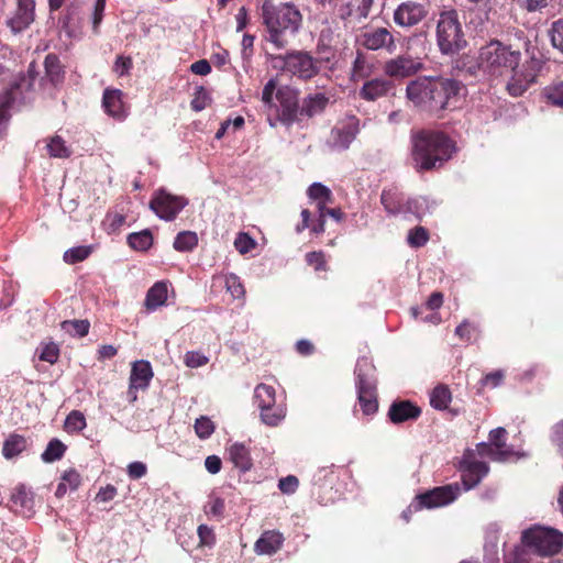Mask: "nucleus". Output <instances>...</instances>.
Instances as JSON below:
<instances>
[{
    "mask_svg": "<svg viewBox=\"0 0 563 563\" xmlns=\"http://www.w3.org/2000/svg\"><path fill=\"white\" fill-rule=\"evenodd\" d=\"M132 65L133 63L131 57L119 56L114 63L113 69L119 76H123L129 73Z\"/></svg>",
    "mask_w": 563,
    "mask_h": 563,
    "instance_id": "obj_63",
    "label": "nucleus"
},
{
    "mask_svg": "<svg viewBox=\"0 0 563 563\" xmlns=\"http://www.w3.org/2000/svg\"><path fill=\"white\" fill-rule=\"evenodd\" d=\"M199 545L211 547L216 542V536L211 528L206 525L198 527Z\"/></svg>",
    "mask_w": 563,
    "mask_h": 563,
    "instance_id": "obj_57",
    "label": "nucleus"
},
{
    "mask_svg": "<svg viewBox=\"0 0 563 563\" xmlns=\"http://www.w3.org/2000/svg\"><path fill=\"white\" fill-rule=\"evenodd\" d=\"M63 330L68 332L70 335L79 338L86 336L90 329V322L88 320H65L60 323Z\"/></svg>",
    "mask_w": 563,
    "mask_h": 563,
    "instance_id": "obj_40",
    "label": "nucleus"
},
{
    "mask_svg": "<svg viewBox=\"0 0 563 563\" xmlns=\"http://www.w3.org/2000/svg\"><path fill=\"white\" fill-rule=\"evenodd\" d=\"M521 57L520 49L492 40L481 47L477 62L479 69L492 78L510 75L506 90L512 97H520L537 81L540 69L537 59L521 64Z\"/></svg>",
    "mask_w": 563,
    "mask_h": 563,
    "instance_id": "obj_1",
    "label": "nucleus"
},
{
    "mask_svg": "<svg viewBox=\"0 0 563 563\" xmlns=\"http://www.w3.org/2000/svg\"><path fill=\"white\" fill-rule=\"evenodd\" d=\"M186 205L185 198L174 196L165 190L156 191L150 201V208L154 213L166 221L174 220Z\"/></svg>",
    "mask_w": 563,
    "mask_h": 563,
    "instance_id": "obj_13",
    "label": "nucleus"
},
{
    "mask_svg": "<svg viewBox=\"0 0 563 563\" xmlns=\"http://www.w3.org/2000/svg\"><path fill=\"white\" fill-rule=\"evenodd\" d=\"M11 504L12 509L24 517H30L33 514L34 500L24 487L15 488L11 496Z\"/></svg>",
    "mask_w": 563,
    "mask_h": 563,
    "instance_id": "obj_25",
    "label": "nucleus"
},
{
    "mask_svg": "<svg viewBox=\"0 0 563 563\" xmlns=\"http://www.w3.org/2000/svg\"><path fill=\"white\" fill-rule=\"evenodd\" d=\"M308 197L313 200H334L331 190L321 183H313L308 188Z\"/></svg>",
    "mask_w": 563,
    "mask_h": 563,
    "instance_id": "obj_47",
    "label": "nucleus"
},
{
    "mask_svg": "<svg viewBox=\"0 0 563 563\" xmlns=\"http://www.w3.org/2000/svg\"><path fill=\"white\" fill-rule=\"evenodd\" d=\"M234 246L240 254H246L255 247V241L244 232L236 235Z\"/></svg>",
    "mask_w": 563,
    "mask_h": 563,
    "instance_id": "obj_52",
    "label": "nucleus"
},
{
    "mask_svg": "<svg viewBox=\"0 0 563 563\" xmlns=\"http://www.w3.org/2000/svg\"><path fill=\"white\" fill-rule=\"evenodd\" d=\"M411 161L418 173L439 169L456 152V143L446 133L421 129L411 133Z\"/></svg>",
    "mask_w": 563,
    "mask_h": 563,
    "instance_id": "obj_2",
    "label": "nucleus"
},
{
    "mask_svg": "<svg viewBox=\"0 0 563 563\" xmlns=\"http://www.w3.org/2000/svg\"><path fill=\"white\" fill-rule=\"evenodd\" d=\"M430 239L429 231L423 227H416L408 233L407 242L411 247H421L427 244Z\"/></svg>",
    "mask_w": 563,
    "mask_h": 563,
    "instance_id": "obj_44",
    "label": "nucleus"
},
{
    "mask_svg": "<svg viewBox=\"0 0 563 563\" xmlns=\"http://www.w3.org/2000/svg\"><path fill=\"white\" fill-rule=\"evenodd\" d=\"M507 431L505 428H496L489 432V443L499 448L508 449L506 445Z\"/></svg>",
    "mask_w": 563,
    "mask_h": 563,
    "instance_id": "obj_58",
    "label": "nucleus"
},
{
    "mask_svg": "<svg viewBox=\"0 0 563 563\" xmlns=\"http://www.w3.org/2000/svg\"><path fill=\"white\" fill-rule=\"evenodd\" d=\"M168 297V283L156 282L148 290L145 297L144 306L148 311H154L164 306Z\"/></svg>",
    "mask_w": 563,
    "mask_h": 563,
    "instance_id": "obj_23",
    "label": "nucleus"
},
{
    "mask_svg": "<svg viewBox=\"0 0 563 563\" xmlns=\"http://www.w3.org/2000/svg\"><path fill=\"white\" fill-rule=\"evenodd\" d=\"M21 82L14 80L9 84L4 92L0 95V124L9 120V110L21 96Z\"/></svg>",
    "mask_w": 563,
    "mask_h": 563,
    "instance_id": "obj_24",
    "label": "nucleus"
},
{
    "mask_svg": "<svg viewBox=\"0 0 563 563\" xmlns=\"http://www.w3.org/2000/svg\"><path fill=\"white\" fill-rule=\"evenodd\" d=\"M45 73L52 84L56 85L64 78V69L57 55L48 54L44 60Z\"/></svg>",
    "mask_w": 563,
    "mask_h": 563,
    "instance_id": "obj_35",
    "label": "nucleus"
},
{
    "mask_svg": "<svg viewBox=\"0 0 563 563\" xmlns=\"http://www.w3.org/2000/svg\"><path fill=\"white\" fill-rule=\"evenodd\" d=\"M153 369L148 361H135L132 364L130 374L131 389L141 388L146 389L153 378Z\"/></svg>",
    "mask_w": 563,
    "mask_h": 563,
    "instance_id": "obj_21",
    "label": "nucleus"
},
{
    "mask_svg": "<svg viewBox=\"0 0 563 563\" xmlns=\"http://www.w3.org/2000/svg\"><path fill=\"white\" fill-rule=\"evenodd\" d=\"M357 401L364 415H374L378 410L376 378L374 367L366 361H360L355 367Z\"/></svg>",
    "mask_w": 563,
    "mask_h": 563,
    "instance_id": "obj_7",
    "label": "nucleus"
},
{
    "mask_svg": "<svg viewBox=\"0 0 563 563\" xmlns=\"http://www.w3.org/2000/svg\"><path fill=\"white\" fill-rule=\"evenodd\" d=\"M358 132V119L351 117L345 122H343L342 125L335 126L332 130L334 144L343 150H346L355 140Z\"/></svg>",
    "mask_w": 563,
    "mask_h": 563,
    "instance_id": "obj_19",
    "label": "nucleus"
},
{
    "mask_svg": "<svg viewBox=\"0 0 563 563\" xmlns=\"http://www.w3.org/2000/svg\"><path fill=\"white\" fill-rule=\"evenodd\" d=\"M421 408L410 400H395L388 409V418L394 424L415 421L421 416Z\"/></svg>",
    "mask_w": 563,
    "mask_h": 563,
    "instance_id": "obj_17",
    "label": "nucleus"
},
{
    "mask_svg": "<svg viewBox=\"0 0 563 563\" xmlns=\"http://www.w3.org/2000/svg\"><path fill=\"white\" fill-rule=\"evenodd\" d=\"M117 495V487L108 484L104 487H101L97 493L96 499L98 501L108 503L112 500Z\"/></svg>",
    "mask_w": 563,
    "mask_h": 563,
    "instance_id": "obj_64",
    "label": "nucleus"
},
{
    "mask_svg": "<svg viewBox=\"0 0 563 563\" xmlns=\"http://www.w3.org/2000/svg\"><path fill=\"white\" fill-rule=\"evenodd\" d=\"M272 62L274 68H280L305 81L318 76L323 67V62L320 58L313 57L306 51H291L285 55H275L272 56Z\"/></svg>",
    "mask_w": 563,
    "mask_h": 563,
    "instance_id": "obj_6",
    "label": "nucleus"
},
{
    "mask_svg": "<svg viewBox=\"0 0 563 563\" xmlns=\"http://www.w3.org/2000/svg\"><path fill=\"white\" fill-rule=\"evenodd\" d=\"M549 36L552 46L563 53V16L552 22Z\"/></svg>",
    "mask_w": 563,
    "mask_h": 563,
    "instance_id": "obj_45",
    "label": "nucleus"
},
{
    "mask_svg": "<svg viewBox=\"0 0 563 563\" xmlns=\"http://www.w3.org/2000/svg\"><path fill=\"white\" fill-rule=\"evenodd\" d=\"M90 254V246L80 245L67 250L63 255V260L65 261V263L73 265L85 261L86 258L89 257Z\"/></svg>",
    "mask_w": 563,
    "mask_h": 563,
    "instance_id": "obj_42",
    "label": "nucleus"
},
{
    "mask_svg": "<svg viewBox=\"0 0 563 563\" xmlns=\"http://www.w3.org/2000/svg\"><path fill=\"white\" fill-rule=\"evenodd\" d=\"M452 400L451 390L445 385H438L431 393L430 404L434 409L444 410Z\"/></svg>",
    "mask_w": 563,
    "mask_h": 563,
    "instance_id": "obj_36",
    "label": "nucleus"
},
{
    "mask_svg": "<svg viewBox=\"0 0 563 563\" xmlns=\"http://www.w3.org/2000/svg\"><path fill=\"white\" fill-rule=\"evenodd\" d=\"M86 418L79 410H73L65 420V430L67 432H80L86 428Z\"/></svg>",
    "mask_w": 563,
    "mask_h": 563,
    "instance_id": "obj_41",
    "label": "nucleus"
},
{
    "mask_svg": "<svg viewBox=\"0 0 563 563\" xmlns=\"http://www.w3.org/2000/svg\"><path fill=\"white\" fill-rule=\"evenodd\" d=\"M40 360L49 364H55L59 357V347L54 342L45 343L40 353Z\"/></svg>",
    "mask_w": 563,
    "mask_h": 563,
    "instance_id": "obj_51",
    "label": "nucleus"
},
{
    "mask_svg": "<svg viewBox=\"0 0 563 563\" xmlns=\"http://www.w3.org/2000/svg\"><path fill=\"white\" fill-rule=\"evenodd\" d=\"M46 147L51 157L68 158L71 155V150L59 135L52 136Z\"/></svg>",
    "mask_w": 563,
    "mask_h": 563,
    "instance_id": "obj_37",
    "label": "nucleus"
},
{
    "mask_svg": "<svg viewBox=\"0 0 563 563\" xmlns=\"http://www.w3.org/2000/svg\"><path fill=\"white\" fill-rule=\"evenodd\" d=\"M276 99L280 108L277 120L286 126H291L299 120V92L289 86H282L276 91Z\"/></svg>",
    "mask_w": 563,
    "mask_h": 563,
    "instance_id": "obj_11",
    "label": "nucleus"
},
{
    "mask_svg": "<svg viewBox=\"0 0 563 563\" xmlns=\"http://www.w3.org/2000/svg\"><path fill=\"white\" fill-rule=\"evenodd\" d=\"M329 103V98L324 93L309 95L302 101L300 108V115L312 118L324 111Z\"/></svg>",
    "mask_w": 563,
    "mask_h": 563,
    "instance_id": "obj_26",
    "label": "nucleus"
},
{
    "mask_svg": "<svg viewBox=\"0 0 563 563\" xmlns=\"http://www.w3.org/2000/svg\"><path fill=\"white\" fill-rule=\"evenodd\" d=\"M66 445L58 439H53L48 442L45 451L42 453V460L46 463H52L60 460L65 452Z\"/></svg>",
    "mask_w": 563,
    "mask_h": 563,
    "instance_id": "obj_38",
    "label": "nucleus"
},
{
    "mask_svg": "<svg viewBox=\"0 0 563 563\" xmlns=\"http://www.w3.org/2000/svg\"><path fill=\"white\" fill-rule=\"evenodd\" d=\"M306 262L312 266L317 272H324L328 269L325 254L322 251H313L306 254Z\"/></svg>",
    "mask_w": 563,
    "mask_h": 563,
    "instance_id": "obj_49",
    "label": "nucleus"
},
{
    "mask_svg": "<svg viewBox=\"0 0 563 563\" xmlns=\"http://www.w3.org/2000/svg\"><path fill=\"white\" fill-rule=\"evenodd\" d=\"M261 16L267 40L279 49L288 44V36L299 30L302 21L300 11L294 4H275L272 0H264Z\"/></svg>",
    "mask_w": 563,
    "mask_h": 563,
    "instance_id": "obj_4",
    "label": "nucleus"
},
{
    "mask_svg": "<svg viewBox=\"0 0 563 563\" xmlns=\"http://www.w3.org/2000/svg\"><path fill=\"white\" fill-rule=\"evenodd\" d=\"M541 98L548 106L563 109V80H554L545 86Z\"/></svg>",
    "mask_w": 563,
    "mask_h": 563,
    "instance_id": "obj_28",
    "label": "nucleus"
},
{
    "mask_svg": "<svg viewBox=\"0 0 563 563\" xmlns=\"http://www.w3.org/2000/svg\"><path fill=\"white\" fill-rule=\"evenodd\" d=\"M358 43L368 51H385L393 54L397 49L394 33L384 26L369 27L361 33Z\"/></svg>",
    "mask_w": 563,
    "mask_h": 563,
    "instance_id": "obj_10",
    "label": "nucleus"
},
{
    "mask_svg": "<svg viewBox=\"0 0 563 563\" xmlns=\"http://www.w3.org/2000/svg\"><path fill=\"white\" fill-rule=\"evenodd\" d=\"M276 402V391L273 386L258 384L254 389V404L262 410Z\"/></svg>",
    "mask_w": 563,
    "mask_h": 563,
    "instance_id": "obj_33",
    "label": "nucleus"
},
{
    "mask_svg": "<svg viewBox=\"0 0 563 563\" xmlns=\"http://www.w3.org/2000/svg\"><path fill=\"white\" fill-rule=\"evenodd\" d=\"M476 333V327L468 321H464L455 329V334L464 342H470Z\"/></svg>",
    "mask_w": 563,
    "mask_h": 563,
    "instance_id": "obj_56",
    "label": "nucleus"
},
{
    "mask_svg": "<svg viewBox=\"0 0 563 563\" xmlns=\"http://www.w3.org/2000/svg\"><path fill=\"white\" fill-rule=\"evenodd\" d=\"M277 82L275 79H269L266 85L264 86L263 88V92H262V101L268 106V107H273L274 103H273V98H274V93H276L277 91Z\"/></svg>",
    "mask_w": 563,
    "mask_h": 563,
    "instance_id": "obj_59",
    "label": "nucleus"
},
{
    "mask_svg": "<svg viewBox=\"0 0 563 563\" xmlns=\"http://www.w3.org/2000/svg\"><path fill=\"white\" fill-rule=\"evenodd\" d=\"M197 244V234L191 231H183L178 233L174 241V247L179 252H189L194 250Z\"/></svg>",
    "mask_w": 563,
    "mask_h": 563,
    "instance_id": "obj_39",
    "label": "nucleus"
},
{
    "mask_svg": "<svg viewBox=\"0 0 563 563\" xmlns=\"http://www.w3.org/2000/svg\"><path fill=\"white\" fill-rule=\"evenodd\" d=\"M26 439L18 433H11L4 441L2 454L7 460H11L26 450Z\"/></svg>",
    "mask_w": 563,
    "mask_h": 563,
    "instance_id": "obj_30",
    "label": "nucleus"
},
{
    "mask_svg": "<svg viewBox=\"0 0 563 563\" xmlns=\"http://www.w3.org/2000/svg\"><path fill=\"white\" fill-rule=\"evenodd\" d=\"M437 44L444 55L457 54L466 46L459 13L455 9L443 10L437 21Z\"/></svg>",
    "mask_w": 563,
    "mask_h": 563,
    "instance_id": "obj_5",
    "label": "nucleus"
},
{
    "mask_svg": "<svg viewBox=\"0 0 563 563\" xmlns=\"http://www.w3.org/2000/svg\"><path fill=\"white\" fill-rule=\"evenodd\" d=\"M428 14L429 5L427 3L407 0L395 9L393 20L399 27L410 29L422 22Z\"/></svg>",
    "mask_w": 563,
    "mask_h": 563,
    "instance_id": "obj_12",
    "label": "nucleus"
},
{
    "mask_svg": "<svg viewBox=\"0 0 563 563\" xmlns=\"http://www.w3.org/2000/svg\"><path fill=\"white\" fill-rule=\"evenodd\" d=\"M284 543V537L276 530H267L262 533L255 542V551L257 554L272 555L276 553Z\"/></svg>",
    "mask_w": 563,
    "mask_h": 563,
    "instance_id": "obj_22",
    "label": "nucleus"
},
{
    "mask_svg": "<svg viewBox=\"0 0 563 563\" xmlns=\"http://www.w3.org/2000/svg\"><path fill=\"white\" fill-rule=\"evenodd\" d=\"M380 202L389 213H396L399 210V201L396 199L393 190L384 189L380 196Z\"/></svg>",
    "mask_w": 563,
    "mask_h": 563,
    "instance_id": "obj_53",
    "label": "nucleus"
},
{
    "mask_svg": "<svg viewBox=\"0 0 563 563\" xmlns=\"http://www.w3.org/2000/svg\"><path fill=\"white\" fill-rule=\"evenodd\" d=\"M287 409L283 404H276L268 406L265 409L260 410L261 421L268 427H277L286 418Z\"/></svg>",
    "mask_w": 563,
    "mask_h": 563,
    "instance_id": "obj_29",
    "label": "nucleus"
},
{
    "mask_svg": "<svg viewBox=\"0 0 563 563\" xmlns=\"http://www.w3.org/2000/svg\"><path fill=\"white\" fill-rule=\"evenodd\" d=\"M62 482H65L71 490H76L81 484V476L76 470L70 468L63 474Z\"/></svg>",
    "mask_w": 563,
    "mask_h": 563,
    "instance_id": "obj_60",
    "label": "nucleus"
},
{
    "mask_svg": "<svg viewBox=\"0 0 563 563\" xmlns=\"http://www.w3.org/2000/svg\"><path fill=\"white\" fill-rule=\"evenodd\" d=\"M126 240L129 246L139 252H145L153 245V235L148 229L130 233Z\"/></svg>",
    "mask_w": 563,
    "mask_h": 563,
    "instance_id": "obj_34",
    "label": "nucleus"
},
{
    "mask_svg": "<svg viewBox=\"0 0 563 563\" xmlns=\"http://www.w3.org/2000/svg\"><path fill=\"white\" fill-rule=\"evenodd\" d=\"M394 85L386 78H374L364 82L360 90V97L366 101H376L387 96Z\"/></svg>",
    "mask_w": 563,
    "mask_h": 563,
    "instance_id": "obj_20",
    "label": "nucleus"
},
{
    "mask_svg": "<svg viewBox=\"0 0 563 563\" xmlns=\"http://www.w3.org/2000/svg\"><path fill=\"white\" fill-rule=\"evenodd\" d=\"M505 379V372L503 369H496L487 373L479 382L483 388H496L503 384Z\"/></svg>",
    "mask_w": 563,
    "mask_h": 563,
    "instance_id": "obj_50",
    "label": "nucleus"
},
{
    "mask_svg": "<svg viewBox=\"0 0 563 563\" xmlns=\"http://www.w3.org/2000/svg\"><path fill=\"white\" fill-rule=\"evenodd\" d=\"M518 2L528 12H537L547 8L551 0H518Z\"/></svg>",
    "mask_w": 563,
    "mask_h": 563,
    "instance_id": "obj_61",
    "label": "nucleus"
},
{
    "mask_svg": "<svg viewBox=\"0 0 563 563\" xmlns=\"http://www.w3.org/2000/svg\"><path fill=\"white\" fill-rule=\"evenodd\" d=\"M422 68L423 64L420 59L409 55H399L385 63L384 73L391 78H406L417 74Z\"/></svg>",
    "mask_w": 563,
    "mask_h": 563,
    "instance_id": "obj_16",
    "label": "nucleus"
},
{
    "mask_svg": "<svg viewBox=\"0 0 563 563\" xmlns=\"http://www.w3.org/2000/svg\"><path fill=\"white\" fill-rule=\"evenodd\" d=\"M462 482L464 489L468 490L479 484L489 472L486 462L475 460L473 451H467L461 461Z\"/></svg>",
    "mask_w": 563,
    "mask_h": 563,
    "instance_id": "obj_14",
    "label": "nucleus"
},
{
    "mask_svg": "<svg viewBox=\"0 0 563 563\" xmlns=\"http://www.w3.org/2000/svg\"><path fill=\"white\" fill-rule=\"evenodd\" d=\"M228 451L231 462L241 472L245 473L252 468L253 462L250 450L243 443H233Z\"/></svg>",
    "mask_w": 563,
    "mask_h": 563,
    "instance_id": "obj_27",
    "label": "nucleus"
},
{
    "mask_svg": "<svg viewBox=\"0 0 563 563\" xmlns=\"http://www.w3.org/2000/svg\"><path fill=\"white\" fill-rule=\"evenodd\" d=\"M371 74V66L367 63L366 56L362 52H357L353 63L352 77L354 80L363 79Z\"/></svg>",
    "mask_w": 563,
    "mask_h": 563,
    "instance_id": "obj_43",
    "label": "nucleus"
},
{
    "mask_svg": "<svg viewBox=\"0 0 563 563\" xmlns=\"http://www.w3.org/2000/svg\"><path fill=\"white\" fill-rule=\"evenodd\" d=\"M521 541L540 555H553L563 548V533L552 528L536 526L522 532Z\"/></svg>",
    "mask_w": 563,
    "mask_h": 563,
    "instance_id": "obj_8",
    "label": "nucleus"
},
{
    "mask_svg": "<svg viewBox=\"0 0 563 563\" xmlns=\"http://www.w3.org/2000/svg\"><path fill=\"white\" fill-rule=\"evenodd\" d=\"M461 494L457 483L438 486L416 496L415 501L409 505V511L416 512L423 508L432 509L446 506L453 503Z\"/></svg>",
    "mask_w": 563,
    "mask_h": 563,
    "instance_id": "obj_9",
    "label": "nucleus"
},
{
    "mask_svg": "<svg viewBox=\"0 0 563 563\" xmlns=\"http://www.w3.org/2000/svg\"><path fill=\"white\" fill-rule=\"evenodd\" d=\"M224 510L225 503L221 497H211L205 506V512L209 517L222 518Z\"/></svg>",
    "mask_w": 563,
    "mask_h": 563,
    "instance_id": "obj_48",
    "label": "nucleus"
},
{
    "mask_svg": "<svg viewBox=\"0 0 563 563\" xmlns=\"http://www.w3.org/2000/svg\"><path fill=\"white\" fill-rule=\"evenodd\" d=\"M459 81L442 77H419L406 88L407 98L422 111L439 113L456 108Z\"/></svg>",
    "mask_w": 563,
    "mask_h": 563,
    "instance_id": "obj_3",
    "label": "nucleus"
},
{
    "mask_svg": "<svg viewBox=\"0 0 563 563\" xmlns=\"http://www.w3.org/2000/svg\"><path fill=\"white\" fill-rule=\"evenodd\" d=\"M299 487V479L295 475L283 477L278 482V488L283 494L291 495Z\"/></svg>",
    "mask_w": 563,
    "mask_h": 563,
    "instance_id": "obj_55",
    "label": "nucleus"
},
{
    "mask_svg": "<svg viewBox=\"0 0 563 563\" xmlns=\"http://www.w3.org/2000/svg\"><path fill=\"white\" fill-rule=\"evenodd\" d=\"M195 432L199 439H208L216 430V426L209 417L201 416L196 419Z\"/></svg>",
    "mask_w": 563,
    "mask_h": 563,
    "instance_id": "obj_46",
    "label": "nucleus"
},
{
    "mask_svg": "<svg viewBox=\"0 0 563 563\" xmlns=\"http://www.w3.org/2000/svg\"><path fill=\"white\" fill-rule=\"evenodd\" d=\"M102 106L109 115L118 120H123L126 117L123 92L120 89L107 88L103 91Z\"/></svg>",
    "mask_w": 563,
    "mask_h": 563,
    "instance_id": "obj_18",
    "label": "nucleus"
},
{
    "mask_svg": "<svg viewBox=\"0 0 563 563\" xmlns=\"http://www.w3.org/2000/svg\"><path fill=\"white\" fill-rule=\"evenodd\" d=\"M147 467L143 462H132L128 465V475L132 479H140L145 476Z\"/></svg>",
    "mask_w": 563,
    "mask_h": 563,
    "instance_id": "obj_62",
    "label": "nucleus"
},
{
    "mask_svg": "<svg viewBox=\"0 0 563 563\" xmlns=\"http://www.w3.org/2000/svg\"><path fill=\"white\" fill-rule=\"evenodd\" d=\"M185 364L190 368H197L208 363V357L198 351H188L185 354Z\"/></svg>",
    "mask_w": 563,
    "mask_h": 563,
    "instance_id": "obj_54",
    "label": "nucleus"
},
{
    "mask_svg": "<svg viewBox=\"0 0 563 563\" xmlns=\"http://www.w3.org/2000/svg\"><path fill=\"white\" fill-rule=\"evenodd\" d=\"M476 451L481 457H488L495 462H505L512 454L510 449H499L486 442L477 444Z\"/></svg>",
    "mask_w": 563,
    "mask_h": 563,
    "instance_id": "obj_32",
    "label": "nucleus"
},
{
    "mask_svg": "<svg viewBox=\"0 0 563 563\" xmlns=\"http://www.w3.org/2000/svg\"><path fill=\"white\" fill-rule=\"evenodd\" d=\"M217 283L219 285H223L227 291L230 292L233 298H241L245 294L243 284L234 274L214 276L213 284Z\"/></svg>",
    "mask_w": 563,
    "mask_h": 563,
    "instance_id": "obj_31",
    "label": "nucleus"
},
{
    "mask_svg": "<svg viewBox=\"0 0 563 563\" xmlns=\"http://www.w3.org/2000/svg\"><path fill=\"white\" fill-rule=\"evenodd\" d=\"M35 20V0H15V8L5 24L13 33L26 30Z\"/></svg>",
    "mask_w": 563,
    "mask_h": 563,
    "instance_id": "obj_15",
    "label": "nucleus"
}]
</instances>
